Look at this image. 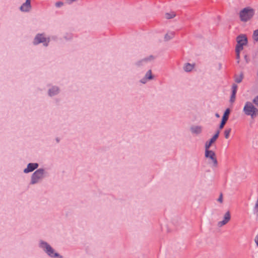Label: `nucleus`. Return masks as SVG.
Masks as SVG:
<instances>
[{
    "label": "nucleus",
    "mask_w": 258,
    "mask_h": 258,
    "mask_svg": "<svg viewBox=\"0 0 258 258\" xmlns=\"http://www.w3.org/2000/svg\"><path fill=\"white\" fill-rule=\"evenodd\" d=\"M44 174V170L43 169H38L35 171L31 176V184L37 183L38 180L42 178Z\"/></svg>",
    "instance_id": "nucleus-4"
},
{
    "label": "nucleus",
    "mask_w": 258,
    "mask_h": 258,
    "mask_svg": "<svg viewBox=\"0 0 258 258\" xmlns=\"http://www.w3.org/2000/svg\"><path fill=\"white\" fill-rule=\"evenodd\" d=\"M217 139L215 138V137H213L209 141H207L206 142L205 145V149H209L210 147L211 146L212 144L216 141Z\"/></svg>",
    "instance_id": "nucleus-14"
},
{
    "label": "nucleus",
    "mask_w": 258,
    "mask_h": 258,
    "mask_svg": "<svg viewBox=\"0 0 258 258\" xmlns=\"http://www.w3.org/2000/svg\"><path fill=\"white\" fill-rule=\"evenodd\" d=\"M253 214L256 216V217H258V198L256 200L253 208Z\"/></svg>",
    "instance_id": "nucleus-19"
},
{
    "label": "nucleus",
    "mask_w": 258,
    "mask_h": 258,
    "mask_svg": "<svg viewBox=\"0 0 258 258\" xmlns=\"http://www.w3.org/2000/svg\"><path fill=\"white\" fill-rule=\"evenodd\" d=\"M235 94L236 93H232L231 97H230V102H233L235 101Z\"/></svg>",
    "instance_id": "nucleus-25"
},
{
    "label": "nucleus",
    "mask_w": 258,
    "mask_h": 258,
    "mask_svg": "<svg viewBox=\"0 0 258 258\" xmlns=\"http://www.w3.org/2000/svg\"><path fill=\"white\" fill-rule=\"evenodd\" d=\"M237 45L236 48L243 49V46L247 44V39L245 35H241L236 38Z\"/></svg>",
    "instance_id": "nucleus-5"
},
{
    "label": "nucleus",
    "mask_w": 258,
    "mask_h": 258,
    "mask_svg": "<svg viewBox=\"0 0 258 258\" xmlns=\"http://www.w3.org/2000/svg\"><path fill=\"white\" fill-rule=\"evenodd\" d=\"M38 166V164L37 163H29L27 165V167L24 169V172L25 173L32 172L36 169Z\"/></svg>",
    "instance_id": "nucleus-11"
},
{
    "label": "nucleus",
    "mask_w": 258,
    "mask_h": 258,
    "mask_svg": "<svg viewBox=\"0 0 258 258\" xmlns=\"http://www.w3.org/2000/svg\"><path fill=\"white\" fill-rule=\"evenodd\" d=\"M231 131V128H230L226 129L224 131V136H225V139H228L229 138V135H230Z\"/></svg>",
    "instance_id": "nucleus-22"
},
{
    "label": "nucleus",
    "mask_w": 258,
    "mask_h": 258,
    "mask_svg": "<svg viewBox=\"0 0 258 258\" xmlns=\"http://www.w3.org/2000/svg\"><path fill=\"white\" fill-rule=\"evenodd\" d=\"M63 5V3L61 2H57L55 3V6L56 7H60Z\"/></svg>",
    "instance_id": "nucleus-28"
},
{
    "label": "nucleus",
    "mask_w": 258,
    "mask_h": 258,
    "mask_svg": "<svg viewBox=\"0 0 258 258\" xmlns=\"http://www.w3.org/2000/svg\"><path fill=\"white\" fill-rule=\"evenodd\" d=\"M254 14V10L250 7H247L239 12V16H253Z\"/></svg>",
    "instance_id": "nucleus-7"
},
{
    "label": "nucleus",
    "mask_w": 258,
    "mask_h": 258,
    "mask_svg": "<svg viewBox=\"0 0 258 258\" xmlns=\"http://www.w3.org/2000/svg\"><path fill=\"white\" fill-rule=\"evenodd\" d=\"M153 58H154L153 56L152 55H151L148 58H144V59H142V60L139 61L138 62H137L136 63V64L138 66H140L142 62H147V61H148L149 60H151V59H153Z\"/></svg>",
    "instance_id": "nucleus-18"
},
{
    "label": "nucleus",
    "mask_w": 258,
    "mask_h": 258,
    "mask_svg": "<svg viewBox=\"0 0 258 258\" xmlns=\"http://www.w3.org/2000/svg\"><path fill=\"white\" fill-rule=\"evenodd\" d=\"M69 4H72L74 2H76L77 0H67Z\"/></svg>",
    "instance_id": "nucleus-32"
},
{
    "label": "nucleus",
    "mask_w": 258,
    "mask_h": 258,
    "mask_svg": "<svg viewBox=\"0 0 258 258\" xmlns=\"http://www.w3.org/2000/svg\"><path fill=\"white\" fill-rule=\"evenodd\" d=\"M254 241L256 245L258 247V234L255 236Z\"/></svg>",
    "instance_id": "nucleus-29"
},
{
    "label": "nucleus",
    "mask_w": 258,
    "mask_h": 258,
    "mask_svg": "<svg viewBox=\"0 0 258 258\" xmlns=\"http://www.w3.org/2000/svg\"><path fill=\"white\" fill-rule=\"evenodd\" d=\"M174 36V33L173 32H169L167 33L164 37L165 41H167L170 39H171Z\"/></svg>",
    "instance_id": "nucleus-17"
},
{
    "label": "nucleus",
    "mask_w": 258,
    "mask_h": 258,
    "mask_svg": "<svg viewBox=\"0 0 258 258\" xmlns=\"http://www.w3.org/2000/svg\"><path fill=\"white\" fill-rule=\"evenodd\" d=\"M49 41V39H46L45 37H44L43 34H38L35 37L33 43L36 45L40 43H44V45L46 46L48 45V43Z\"/></svg>",
    "instance_id": "nucleus-6"
},
{
    "label": "nucleus",
    "mask_w": 258,
    "mask_h": 258,
    "mask_svg": "<svg viewBox=\"0 0 258 258\" xmlns=\"http://www.w3.org/2000/svg\"><path fill=\"white\" fill-rule=\"evenodd\" d=\"M243 112L246 116H249L253 119L258 117V95L254 97L252 101L245 102Z\"/></svg>",
    "instance_id": "nucleus-1"
},
{
    "label": "nucleus",
    "mask_w": 258,
    "mask_h": 258,
    "mask_svg": "<svg viewBox=\"0 0 258 258\" xmlns=\"http://www.w3.org/2000/svg\"><path fill=\"white\" fill-rule=\"evenodd\" d=\"M250 17H240V20L243 22H247L250 19Z\"/></svg>",
    "instance_id": "nucleus-27"
},
{
    "label": "nucleus",
    "mask_w": 258,
    "mask_h": 258,
    "mask_svg": "<svg viewBox=\"0 0 258 258\" xmlns=\"http://www.w3.org/2000/svg\"><path fill=\"white\" fill-rule=\"evenodd\" d=\"M243 78V74L241 73L239 76L235 77V81L237 83H240L241 82Z\"/></svg>",
    "instance_id": "nucleus-21"
},
{
    "label": "nucleus",
    "mask_w": 258,
    "mask_h": 258,
    "mask_svg": "<svg viewBox=\"0 0 258 258\" xmlns=\"http://www.w3.org/2000/svg\"><path fill=\"white\" fill-rule=\"evenodd\" d=\"M237 86L236 84L232 85V93H236L237 91Z\"/></svg>",
    "instance_id": "nucleus-26"
},
{
    "label": "nucleus",
    "mask_w": 258,
    "mask_h": 258,
    "mask_svg": "<svg viewBox=\"0 0 258 258\" xmlns=\"http://www.w3.org/2000/svg\"><path fill=\"white\" fill-rule=\"evenodd\" d=\"M152 78H153V77H152V72H151V70H150L146 73V74L145 75V78H144V79L141 80V82L143 83H145L146 81H143V80H146L147 79H152Z\"/></svg>",
    "instance_id": "nucleus-16"
},
{
    "label": "nucleus",
    "mask_w": 258,
    "mask_h": 258,
    "mask_svg": "<svg viewBox=\"0 0 258 258\" xmlns=\"http://www.w3.org/2000/svg\"><path fill=\"white\" fill-rule=\"evenodd\" d=\"M58 93V88L56 87H53L51 89H49L48 94L50 96L56 95Z\"/></svg>",
    "instance_id": "nucleus-15"
},
{
    "label": "nucleus",
    "mask_w": 258,
    "mask_h": 258,
    "mask_svg": "<svg viewBox=\"0 0 258 258\" xmlns=\"http://www.w3.org/2000/svg\"><path fill=\"white\" fill-rule=\"evenodd\" d=\"M252 39L254 42L258 41V29L253 31Z\"/></svg>",
    "instance_id": "nucleus-20"
},
{
    "label": "nucleus",
    "mask_w": 258,
    "mask_h": 258,
    "mask_svg": "<svg viewBox=\"0 0 258 258\" xmlns=\"http://www.w3.org/2000/svg\"><path fill=\"white\" fill-rule=\"evenodd\" d=\"M31 8V0H26L20 7V10L23 12H28Z\"/></svg>",
    "instance_id": "nucleus-10"
},
{
    "label": "nucleus",
    "mask_w": 258,
    "mask_h": 258,
    "mask_svg": "<svg viewBox=\"0 0 258 258\" xmlns=\"http://www.w3.org/2000/svg\"><path fill=\"white\" fill-rule=\"evenodd\" d=\"M218 201L221 203L223 202V196L222 194H220V196L218 199Z\"/></svg>",
    "instance_id": "nucleus-30"
},
{
    "label": "nucleus",
    "mask_w": 258,
    "mask_h": 258,
    "mask_svg": "<svg viewBox=\"0 0 258 258\" xmlns=\"http://www.w3.org/2000/svg\"><path fill=\"white\" fill-rule=\"evenodd\" d=\"M40 246L44 249L49 256L62 258V256H60L58 253L54 252V249L47 243L41 241L40 243Z\"/></svg>",
    "instance_id": "nucleus-2"
},
{
    "label": "nucleus",
    "mask_w": 258,
    "mask_h": 258,
    "mask_svg": "<svg viewBox=\"0 0 258 258\" xmlns=\"http://www.w3.org/2000/svg\"><path fill=\"white\" fill-rule=\"evenodd\" d=\"M195 67V64H191L189 63H186L183 67V70L185 72H190Z\"/></svg>",
    "instance_id": "nucleus-13"
},
{
    "label": "nucleus",
    "mask_w": 258,
    "mask_h": 258,
    "mask_svg": "<svg viewBox=\"0 0 258 258\" xmlns=\"http://www.w3.org/2000/svg\"><path fill=\"white\" fill-rule=\"evenodd\" d=\"M205 156L206 158L211 160V162H209V163L212 164L213 167H217L218 161L216 154L214 151L209 149H205Z\"/></svg>",
    "instance_id": "nucleus-3"
},
{
    "label": "nucleus",
    "mask_w": 258,
    "mask_h": 258,
    "mask_svg": "<svg viewBox=\"0 0 258 258\" xmlns=\"http://www.w3.org/2000/svg\"><path fill=\"white\" fill-rule=\"evenodd\" d=\"M180 14L175 12H171L170 13H166L165 14L166 16H176L177 15H179Z\"/></svg>",
    "instance_id": "nucleus-23"
},
{
    "label": "nucleus",
    "mask_w": 258,
    "mask_h": 258,
    "mask_svg": "<svg viewBox=\"0 0 258 258\" xmlns=\"http://www.w3.org/2000/svg\"><path fill=\"white\" fill-rule=\"evenodd\" d=\"M190 131L192 133L198 135L202 133V127L200 126H193L190 127Z\"/></svg>",
    "instance_id": "nucleus-12"
},
{
    "label": "nucleus",
    "mask_w": 258,
    "mask_h": 258,
    "mask_svg": "<svg viewBox=\"0 0 258 258\" xmlns=\"http://www.w3.org/2000/svg\"><path fill=\"white\" fill-rule=\"evenodd\" d=\"M230 109H229V108H227L225 110V111L223 114V116L222 117V119L221 123L219 126L220 129H222L223 128L225 124L226 123V122L227 121V120L228 119V115L230 113Z\"/></svg>",
    "instance_id": "nucleus-9"
},
{
    "label": "nucleus",
    "mask_w": 258,
    "mask_h": 258,
    "mask_svg": "<svg viewBox=\"0 0 258 258\" xmlns=\"http://www.w3.org/2000/svg\"><path fill=\"white\" fill-rule=\"evenodd\" d=\"M231 219V215L230 213L228 211H227L224 216L223 220L222 221H219L218 224L217 226L219 227H221L223 226L226 225L227 223L229 222V221Z\"/></svg>",
    "instance_id": "nucleus-8"
},
{
    "label": "nucleus",
    "mask_w": 258,
    "mask_h": 258,
    "mask_svg": "<svg viewBox=\"0 0 258 258\" xmlns=\"http://www.w3.org/2000/svg\"><path fill=\"white\" fill-rule=\"evenodd\" d=\"M215 115H216V116L217 117H219V116H219V114H218V113H216Z\"/></svg>",
    "instance_id": "nucleus-33"
},
{
    "label": "nucleus",
    "mask_w": 258,
    "mask_h": 258,
    "mask_svg": "<svg viewBox=\"0 0 258 258\" xmlns=\"http://www.w3.org/2000/svg\"><path fill=\"white\" fill-rule=\"evenodd\" d=\"M220 132L219 131H217L216 134L213 136L214 137H215L216 139H217V138L219 137Z\"/></svg>",
    "instance_id": "nucleus-31"
},
{
    "label": "nucleus",
    "mask_w": 258,
    "mask_h": 258,
    "mask_svg": "<svg viewBox=\"0 0 258 258\" xmlns=\"http://www.w3.org/2000/svg\"><path fill=\"white\" fill-rule=\"evenodd\" d=\"M242 49H238L237 48H235V51L236 53V59H237V63H239V58H240V51H241Z\"/></svg>",
    "instance_id": "nucleus-24"
}]
</instances>
